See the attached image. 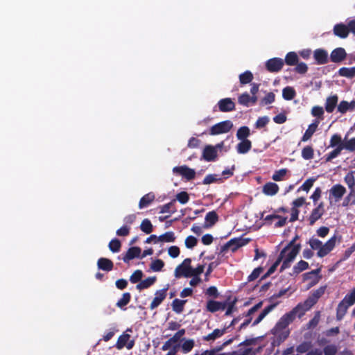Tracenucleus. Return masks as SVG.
<instances>
[{
  "label": "nucleus",
  "mask_w": 355,
  "mask_h": 355,
  "mask_svg": "<svg viewBox=\"0 0 355 355\" xmlns=\"http://www.w3.org/2000/svg\"><path fill=\"white\" fill-rule=\"evenodd\" d=\"M309 267V265L308 263V262L304 261V260H300L299 262H297L293 268V272L291 273L290 275L291 276H297V275H299L300 272H302V271L308 269Z\"/></svg>",
  "instance_id": "obj_29"
},
{
  "label": "nucleus",
  "mask_w": 355,
  "mask_h": 355,
  "mask_svg": "<svg viewBox=\"0 0 355 355\" xmlns=\"http://www.w3.org/2000/svg\"><path fill=\"white\" fill-rule=\"evenodd\" d=\"M131 300V294L128 292L124 293L122 297L117 301L116 306L122 310H125V306L129 304Z\"/></svg>",
  "instance_id": "obj_32"
},
{
  "label": "nucleus",
  "mask_w": 355,
  "mask_h": 355,
  "mask_svg": "<svg viewBox=\"0 0 355 355\" xmlns=\"http://www.w3.org/2000/svg\"><path fill=\"white\" fill-rule=\"evenodd\" d=\"M175 240V234L173 232H167L158 236V241L161 242H174Z\"/></svg>",
  "instance_id": "obj_46"
},
{
  "label": "nucleus",
  "mask_w": 355,
  "mask_h": 355,
  "mask_svg": "<svg viewBox=\"0 0 355 355\" xmlns=\"http://www.w3.org/2000/svg\"><path fill=\"white\" fill-rule=\"evenodd\" d=\"M253 80V74L250 71H245L239 75V81L241 85L250 83Z\"/></svg>",
  "instance_id": "obj_44"
},
{
  "label": "nucleus",
  "mask_w": 355,
  "mask_h": 355,
  "mask_svg": "<svg viewBox=\"0 0 355 355\" xmlns=\"http://www.w3.org/2000/svg\"><path fill=\"white\" fill-rule=\"evenodd\" d=\"M233 128V123L230 120L219 122L210 128L209 135H218L227 133Z\"/></svg>",
  "instance_id": "obj_6"
},
{
  "label": "nucleus",
  "mask_w": 355,
  "mask_h": 355,
  "mask_svg": "<svg viewBox=\"0 0 355 355\" xmlns=\"http://www.w3.org/2000/svg\"><path fill=\"white\" fill-rule=\"evenodd\" d=\"M344 139L338 134H334L329 141V146L331 148L343 146Z\"/></svg>",
  "instance_id": "obj_37"
},
{
  "label": "nucleus",
  "mask_w": 355,
  "mask_h": 355,
  "mask_svg": "<svg viewBox=\"0 0 355 355\" xmlns=\"http://www.w3.org/2000/svg\"><path fill=\"white\" fill-rule=\"evenodd\" d=\"M324 205L323 202H320L316 207H315L311 212L308 220L309 225L313 226L317 220H318L325 212Z\"/></svg>",
  "instance_id": "obj_10"
},
{
  "label": "nucleus",
  "mask_w": 355,
  "mask_h": 355,
  "mask_svg": "<svg viewBox=\"0 0 355 355\" xmlns=\"http://www.w3.org/2000/svg\"><path fill=\"white\" fill-rule=\"evenodd\" d=\"M345 193L346 189L342 184H336L334 185L329 190V204L332 205L334 202H339Z\"/></svg>",
  "instance_id": "obj_7"
},
{
  "label": "nucleus",
  "mask_w": 355,
  "mask_h": 355,
  "mask_svg": "<svg viewBox=\"0 0 355 355\" xmlns=\"http://www.w3.org/2000/svg\"><path fill=\"white\" fill-rule=\"evenodd\" d=\"M194 341L192 339L184 341L182 345V349L184 353H188L192 350L194 347Z\"/></svg>",
  "instance_id": "obj_62"
},
{
  "label": "nucleus",
  "mask_w": 355,
  "mask_h": 355,
  "mask_svg": "<svg viewBox=\"0 0 355 355\" xmlns=\"http://www.w3.org/2000/svg\"><path fill=\"white\" fill-rule=\"evenodd\" d=\"M319 123H320V121L318 119H315L313 121V122L311 124H310L309 125L307 130L305 131L304 134L303 135L302 137L301 138V141L305 142L311 138L313 135L316 131L318 126L319 125Z\"/></svg>",
  "instance_id": "obj_20"
},
{
  "label": "nucleus",
  "mask_w": 355,
  "mask_h": 355,
  "mask_svg": "<svg viewBox=\"0 0 355 355\" xmlns=\"http://www.w3.org/2000/svg\"><path fill=\"white\" fill-rule=\"evenodd\" d=\"M334 148H335L331 152L325 155L324 159L326 162H329L333 159L337 157L339 155H340L342 150H343V146Z\"/></svg>",
  "instance_id": "obj_43"
},
{
  "label": "nucleus",
  "mask_w": 355,
  "mask_h": 355,
  "mask_svg": "<svg viewBox=\"0 0 355 355\" xmlns=\"http://www.w3.org/2000/svg\"><path fill=\"white\" fill-rule=\"evenodd\" d=\"M175 201L178 200L181 204H186L189 200V196L186 191H181L177 193L175 196Z\"/></svg>",
  "instance_id": "obj_55"
},
{
  "label": "nucleus",
  "mask_w": 355,
  "mask_h": 355,
  "mask_svg": "<svg viewBox=\"0 0 355 355\" xmlns=\"http://www.w3.org/2000/svg\"><path fill=\"white\" fill-rule=\"evenodd\" d=\"M164 266V262L162 259H156L150 263V268L154 272H159L162 270Z\"/></svg>",
  "instance_id": "obj_52"
},
{
  "label": "nucleus",
  "mask_w": 355,
  "mask_h": 355,
  "mask_svg": "<svg viewBox=\"0 0 355 355\" xmlns=\"http://www.w3.org/2000/svg\"><path fill=\"white\" fill-rule=\"evenodd\" d=\"M108 247L111 252H118L121 250V243L118 239H113L110 241Z\"/></svg>",
  "instance_id": "obj_49"
},
{
  "label": "nucleus",
  "mask_w": 355,
  "mask_h": 355,
  "mask_svg": "<svg viewBox=\"0 0 355 355\" xmlns=\"http://www.w3.org/2000/svg\"><path fill=\"white\" fill-rule=\"evenodd\" d=\"M338 352V347L336 345L331 344L324 347L322 353L324 355H336Z\"/></svg>",
  "instance_id": "obj_53"
},
{
  "label": "nucleus",
  "mask_w": 355,
  "mask_h": 355,
  "mask_svg": "<svg viewBox=\"0 0 355 355\" xmlns=\"http://www.w3.org/2000/svg\"><path fill=\"white\" fill-rule=\"evenodd\" d=\"M275 100V95L272 92H268L261 101V104L266 105L272 103Z\"/></svg>",
  "instance_id": "obj_59"
},
{
  "label": "nucleus",
  "mask_w": 355,
  "mask_h": 355,
  "mask_svg": "<svg viewBox=\"0 0 355 355\" xmlns=\"http://www.w3.org/2000/svg\"><path fill=\"white\" fill-rule=\"evenodd\" d=\"M338 74L340 76L347 78H353L355 76V67H341L338 70Z\"/></svg>",
  "instance_id": "obj_36"
},
{
  "label": "nucleus",
  "mask_w": 355,
  "mask_h": 355,
  "mask_svg": "<svg viewBox=\"0 0 355 355\" xmlns=\"http://www.w3.org/2000/svg\"><path fill=\"white\" fill-rule=\"evenodd\" d=\"M131 331L130 329H128L126 331L123 332L117 339L116 344L114 345L117 349H122L126 347L128 349H131L135 346V340L131 339V336L127 334V331Z\"/></svg>",
  "instance_id": "obj_5"
},
{
  "label": "nucleus",
  "mask_w": 355,
  "mask_h": 355,
  "mask_svg": "<svg viewBox=\"0 0 355 355\" xmlns=\"http://www.w3.org/2000/svg\"><path fill=\"white\" fill-rule=\"evenodd\" d=\"M312 347L311 342L310 341H304L302 343H300L299 345L297 346L296 351L298 353H306L310 351L311 348Z\"/></svg>",
  "instance_id": "obj_50"
},
{
  "label": "nucleus",
  "mask_w": 355,
  "mask_h": 355,
  "mask_svg": "<svg viewBox=\"0 0 355 355\" xmlns=\"http://www.w3.org/2000/svg\"><path fill=\"white\" fill-rule=\"evenodd\" d=\"M338 96L336 94L327 97L324 104L325 110L328 113H332L338 104Z\"/></svg>",
  "instance_id": "obj_23"
},
{
  "label": "nucleus",
  "mask_w": 355,
  "mask_h": 355,
  "mask_svg": "<svg viewBox=\"0 0 355 355\" xmlns=\"http://www.w3.org/2000/svg\"><path fill=\"white\" fill-rule=\"evenodd\" d=\"M238 102L239 104L248 107L250 103V95L245 92L239 96Z\"/></svg>",
  "instance_id": "obj_60"
},
{
  "label": "nucleus",
  "mask_w": 355,
  "mask_h": 355,
  "mask_svg": "<svg viewBox=\"0 0 355 355\" xmlns=\"http://www.w3.org/2000/svg\"><path fill=\"white\" fill-rule=\"evenodd\" d=\"M284 62L279 58H273L269 59L266 62V69L270 73H277L282 70Z\"/></svg>",
  "instance_id": "obj_11"
},
{
  "label": "nucleus",
  "mask_w": 355,
  "mask_h": 355,
  "mask_svg": "<svg viewBox=\"0 0 355 355\" xmlns=\"http://www.w3.org/2000/svg\"><path fill=\"white\" fill-rule=\"evenodd\" d=\"M143 272L141 270H135L130 277V281L132 284H136L141 281Z\"/></svg>",
  "instance_id": "obj_57"
},
{
  "label": "nucleus",
  "mask_w": 355,
  "mask_h": 355,
  "mask_svg": "<svg viewBox=\"0 0 355 355\" xmlns=\"http://www.w3.org/2000/svg\"><path fill=\"white\" fill-rule=\"evenodd\" d=\"M220 302L210 300L207 302V311L214 313L220 310Z\"/></svg>",
  "instance_id": "obj_51"
},
{
  "label": "nucleus",
  "mask_w": 355,
  "mask_h": 355,
  "mask_svg": "<svg viewBox=\"0 0 355 355\" xmlns=\"http://www.w3.org/2000/svg\"><path fill=\"white\" fill-rule=\"evenodd\" d=\"M313 58L318 64H324L329 61L328 52L323 49H317L313 52Z\"/></svg>",
  "instance_id": "obj_15"
},
{
  "label": "nucleus",
  "mask_w": 355,
  "mask_h": 355,
  "mask_svg": "<svg viewBox=\"0 0 355 355\" xmlns=\"http://www.w3.org/2000/svg\"><path fill=\"white\" fill-rule=\"evenodd\" d=\"M250 135V130L248 126H242L239 128L236 132V137L239 140L248 139Z\"/></svg>",
  "instance_id": "obj_40"
},
{
  "label": "nucleus",
  "mask_w": 355,
  "mask_h": 355,
  "mask_svg": "<svg viewBox=\"0 0 355 355\" xmlns=\"http://www.w3.org/2000/svg\"><path fill=\"white\" fill-rule=\"evenodd\" d=\"M301 304H298L290 312L282 315L275 326L272 329V333L275 336H280L281 332L284 330L295 318L298 313Z\"/></svg>",
  "instance_id": "obj_2"
},
{
  "label": "nucleus",
  "mask_w": 355,
  "mask_h": 355,
  "mask_svg": "<svg viewBox=\"0 0 355 355\" xmlns=\"http://www.w3.org/2000/svg\"><path fill=\"white\" fill-rule=\"evenodd\" d=\"M217 105L219 111L222 112H229L235 110V103L230 98L220 99Z\"/></svg>",
  "instance_id": "obj_13"
},
{
  "label": "nucleus",
  "mask_w": 355,
  "mask_h": 355,
  "mask_svg": "<svg viewBox=\"0 0 355 355\" xmlns=\"http://www.w3.org/2000/svg\"><path fill=\"white\" fill-rule=\"evenodd\" d=\"M275 306L276 304H273L265 307L257 318L253 322L252 326L258 324Z\"/></svg>",
  "instance_id": "obj_34"
},
{
  "label": "nucleus",
  "mask_w": 355,
  "mask_h": 355,
  "mask_svg": "<svg viewBox=\"0 0 355 355\" xmlns=\"http://www.w3.org/2000/svg\"><path fill=\"white\" fill-rule=\"evenodd\" d=\"M175 203V200H172L168 203H166V204L161 206L159 207V209H160L159 213L160 214H164V213L173 214V213L176 212L177 210H176L175 207H174Z\"/></svg>",
  "instance_id": "obj_38"
},
{
  "label": "nucleus",
  "mask_w": 355,
  "mask_h": 355,
  "mask_svg": "<svg viewBox=\"0 0 355 355\" xmlns=\"http://www.w3.org/2000/svg\"><path fill=\"white\" fill-rule=\"evenodd\" d=\"M347 53L344 48L338 47L334 49L330 54V60L334 63H340L345 60Z\"/></svg>",
  "instance_id": "obj_14"
},
{
  "label": "nucleus",
  "mask_w": 355,
  "mask_h": 355,
  "mask_svg": "<svg viewBox=\"0 0 355 355\" xmlns=\"http://www.w3.org/2000/svg\"><path fill=\"white\" fill-rule=\"evenodd\" d=\"M345 182L349 189H354L355 186V178L354 175V172H349L345 175Z\"/></svg>",
  "instance_id": "obj_56"
},
{
  "label": "nucleus",
  "mask_w": 355,
  "mask_h": 355,
  "mask_svg": "<svg viewBox=\"0 0 355 355\" xmlns=\"http://www.w3.org/2000/svg\"><path fill=\"white\" fill-rule=\"evenodd\" d=\"M317 302L309 295L308 298L301 304V308L298 311V317L302 316L306 311H309L312 306H313Z\"/></svg>",
  "instance_id": "obj_26"
},
{
  "label": "nucleus",
  "mask_w": 355,
  "mask_h": 355,
  "mask_svg": "<svg viewBox=\"0 0 355 355\" xmlns=\"http://www.w3.org/2000/svg\"><path fill=\"white\" fill-rule=\"evenodd\" d=\"M141 230L146 234H150L153 232V225L148 218L144 219L140 225Z\"/></svg>",
  "instance_id": "obj_48"
},
{
  "label": "nucleus",
  "mask_w": 355,
  "mask_h": 355,
  "mask_svg": "<svg viewBox=\"0 0 355 355\" xmlns=\"http://www.w3.org/2000/svg\"><path fill=\"white\" fill-rule=\"evenodd\" d=\"M336 241L337 237L334 235L324 244H322L321 241L315 238L310 239L308 243L309 244L311 250H318L317 256L322 258L334 250L336 246Z\"/></svg>",
  "instance_id": "obj_1"
},
{
  "label": "nucleus",
  "mask_w": 355,
  "mask_h": 355,
  "mask_svg": "<svg viewBox=\"0 0 355 355\" xmlns=\"http://www.w3.org/2000/svg\"><path fill=\"white\" fill-rule=\"evenodd\" d=\"M295 96V90L292 87L287 86L282 90V96L286 101H291L293 99Z\"/></svg>",
  "instance_id": "obj_39"
},
{
  "label": "nucleus",
  "mask_w": 355,
  "mask_h": 355,
  "mask_svg": "<svg viewBox=\"0 0 355 355\" xmlns=\"http://www.w3.org/2000/svg\"><path fill=\"white\" fill-rule=\"evenodd\" d=\"M263 270L262 267H257L254 268L248 277V282H252L257 279L263 272Z\"/></svg>",
  "instance_id": "obj_63"
},
{
  "label": "nucleus",
  "mask_w": 355,
  "mask_h": 355,
  "mask_svg": "<svg viewBox=\"0 0 355 355\" xmlns=\"http://www.w3.org/2000/svg\"><path fill=\"white\" fill-rule=\"evenodd\" d=\"M343 150H346L349 152L355 151V137L347 139V135L344 139V143L343 146Z\"/></svg>",
  "instance_id": "obj_42"
},
{
  "label": "nucleus",
  "mask_w": 355,
  "mask_h": 355,
  "mask_svg": "<svg viewBox=\"0 0 355 355\" xmlns=\"http://www.w3.org/2000/svg\"><path fill=\"white\" fill-rule=\"evenodd\" d=\"M349 306L344 303L342 300L338 304L336 309V320H341L347 312Z\"/></svg>",
  "instance_id": "obj_31"
},
{
  "label": "nucleus",
  "mask_w": 355,
  "mask_h": 355,
  "mask_svg": "<svg viewBox=\"0 0 355 355\" xmlns=\"http://www.w3.org/2000/svg\"><path fill=\"white\" fill-rule=\"evenodd\" d=\"M97 267L99 270L110 272L113 270L114 263L112 260L107 258L101 257L97 261Z\"/></svg>",
  "instance_id": "obj_21"
},
{
  "label": "nucleus",
  "mask_w": 355,
  "mask_h": 355,
  "mask_svg": "<svg viewBox=\"0 0 355 355\" xmlns=\"http://www.w3.org/2000/svg\"><path fill=\"white\" fill-rule=\"evenodd\" d=\"M320 318V313L318 311L314 317L308 322L307 327L308 329H313L315 328L319 323Z\"/></svg>",
  "instance_id": "obj_64"
},
{
  "label": "nucleus",
  "mask_w": 355,
  "mask_h": 355,
  "mask_svg": "<svg viewBox=\"0 0 355 355\" xmlns=\"http://www.w3.org/2000/svg\"><path fill=\"white\" fill-rule=\"evenodd\" d=\"M326 289V286H320L319 288L313 291L310 295L316 302H318L319 298L324 295Z\"/></svg>",
  "instance_id": "obj_61"
},
{
  "label": "nucleus",
  "mask_w": 355,
  "mask_h": 355,
  "mask_svg": "<svg viewBox=\"0 0 355 355\" xmlns=\"http://www.w3.org/2000/svg\"><path fill=\"white\" fill-rule=\"evenodd\" d=\"M311 114L320 120L324 119V110L321 106H314L311 109Z\"/></svg>",
  "instance_id": "obj_54"
},
{
  "label": "nucleus",
  "mask_w": 355,
  "mask_h": 355,
  "mask_svg": "<svg viewBox=\"0 0 355 355\" xmlns=\"http://www.w3.org/2000/svg\"><path fill=\"white\" fill-rule=\"evenodd\" d=\"M251 241L249 238H234L227 241L220 248V254H223L230 250L232 252H236L239 248L247 245Z\"/></svg>",
  "instance_id": "obj_3"
},
{
  "label": "nucleus",
  "mask_w": 355,
  "mask_h": 355,
  "mask_svg": "<svg viewBox=\"0 0 355 355\" xmlns=\"http://www.w3.org/2000/svg\"><path fill=\"white\" fill-rule=\"evenodd\" d=\"M284 252H285V250H282L280 252L276 261L273 263V264L268 270V275H272L276 270L277 268L280 264V263L282 262V261L284 258Z\"/></svg>",
  "instance_id": "obj_45"
},
{
  "label": "nucleus",
  "mask_w": 355,
  "mask_h": 355,
  "mask_svg": "<svg viewBox=\"0 0 355 355\" xmlns=\"http://www.w3.org/2000/svg\"><path fill=\"white\" fill-rule=\"evenodd\" d=\"M168 289V286H167L166 288H164L161 290L157 291L155 292V297L153 298L152 302L150 305V309L151 310H153L156 309L157 306H159L161 303L164 301V300L166 298L167 295V291Z\"/></svg>",
  "instance_id": "obj_12"
},
{
  "label": "nucleus",
  "mask_w": 355,
  "mask_h": 355,
  "mask_svg": "<svg viewBox=\"0 0 355 355\" xmlns=\"http://www.w3.org/2000/svg\"><path fill=\"white\" fill-rule=\"evenodd\" d=\"M227 329L228 327H224L221 329H216L211 333L203 336L202 340L205 341H214L223 336L227 332Z\"/></svg>",
  "instance_id": "obj_22"
},
{
  "label": "nucleus",
  "mask_w": 355,
  "mask_h": 355,
  "mask_svg": "<svg viewBox=\"0 0 355 355\" xmlns=\"http://www.w3.org/2000/svg\"><path fill=\"white\" fill-rule=\"evenodd\" d=\"M299 58L297 54L294 51L288 52L286 56L284 62L287 65L295 66L298 62Z\"/></svg>",
  "instance_id": "obj_33"
},
{
  "label": "nucleus",
  "mask_w": 355,
  "mask_h": 355,
  "mask_svg": "<svg viewBox=\"0 0 355 355\" xmlns=\"http://www.w3.org/2000/svg\"><path fill=\"white\" fill-rule=\"evenodd\" d=\"M155 196L154 193L150 192L144 195L139 202V209H143L149 206L155 200Z\"/></svg>",
  "instance_id": "obj_28"
},
{
  "label": "nucleus",
  "mask_w": 355,
  "mask_h": 355,
  "mask_svg": "<svg viewBox=\"0 0 355 355\" xmlns=\"http://www.w3.org/2000/svg\"><path fill=\"white\" fill-rule=\"evenodd\" d=\"M301 249V245L297 243L294 245L291 250L284 252V258L282 261V264L280 267V272L284 271L285 269L291 267V263L294 261L296 256Z\"/></svg>",
  "instance_id": "obj_4"
},
{
  "label": "nucleus",
  "mask_w": 355,
  "mask_h": 355,
  "mask_svg": "<svg viewBox=\"0 0 355 355\" xmlns=\"http://www.w3.org/2000/svg\"><path fill=\"white\" fill-rule=\"evenodd\" d=\"M191 259L190 258L185 259L182 263L178 265L175 269L174 275L176 278L181 277H189V273L191 270Z\"/></svg>",
  "instance_id": "obj_8"
},
{
  "label": "nucleus",
  "mask_w": 355,
  "mask_h": 355,
  "mask_svg": "<svg viewBox=\"0 0 355 355\" xmlns=\"http://www.w3.org/2000/svg\"><path fill=\"white\" fill-rule=\"evenodd\" d=\"M279 191V186L274 182H269L263 187V193L266 196H275Z\"/></svg>",
  "instance_id": "obj_25"
},
{
  "label": "nucleus",
  "mask_w": 355,
  "mask_h": 355,
  "mask_svg": "<svg viewBox=\"0 0 355 355\" xmlns=\"http://www.w3.org/2000/svg\"><path fill=\"white\" fill-rule=\"evenodd\" d=\"M333 32L336 36L342 39L347 37L349 34L348 26L343 23L336 24L334 26Z\"/></svg>",
  "instance_id": "obj_18"
},
{
  "label": "nucleus",
  "mask_w": 355,
  "mask_h": 355,
  "mask_svg": "<svg viewBox=\"0 0 355 355\" xmlns=\"http://www.w3.org/2000/svg\"><path fill=\"white\" fill-rule=\"evenodd\" d=\"M205 220L204 227H211L218 222V216L215 211H209L205 216Z\"/></svg>",
  "instance_id": "obj_24"
},
{
  "label": "nucleus",
  "mask_w": 355,
  "mask_h": 355,
  "mask_svg": "<svg viewBox=\"0 0 355 355\" xmlns=\"http://www.w3.org/2000/svg\"><path fill=\"white\" fill-rule=\"evenodd\" d=\"M173 172L184 178L187 180L190 181L195 178L196 172L194 169L190 168L186 165L175 166L173 168Z\"/></svg>",
  "instance_id": "obj_9"
},
{
  "label": "nucleus",
  "mask_w": 355,
  "mask_h": 355,
  "mask_svg": "<svg viewBox=\"0 0 355 355\" xmlns=\"http://www.w3.org/2000/svg\"><path fill=\"white\" fill-rule=\"evenodd\" d=\"M156 280L157 278L155 276L149 277L144 280H141L139 284H137L136 288L139 291L146 289L153 285Z\"/></svg>",
  "instance_id": "obj_30"
},
{
  "label": "nucleus",
  "mask_w": 355,
  "mask_h": 355,
  "mask_svg": "<svg viewBox=\"0 0 355 355\" xmlns=\"http://www.w3.org/2000/svg\"><path fill=\"white\" fill-rule=\"evenodd\" d=\"M320 268H317L303 275L304 281L311 279V282L309 283V287H312L318 283L320 279L321 278L320 276H318L320 272Z\"/></svg>",
  "instance_id": "obj_16"
},
{
  "label": "nucleus",
  "mask_w": 355,
  "mask_h": 355,
  "mask_svg": "<svg viewBox=\"0 0 355 355\" xmlns=\"http://www.w3.org/2000/svg\"><path fill=\"white\" fill-rule=\"evenodd\" d=\"M186 302V300H173L171 304L173 311L177 313H181L184 311V306Z\"/></svg>",
  "instance_id": "obj_35"
},
{
  "label": "nucleus",
  "mask_w": 355,
  "mask_h": 355,
  "mask_svg": "<svg viewBox=\"0 0 355 355\" xmlns=\"http://www.w3.org/2000/svg\"><path fill=\"white\" fill-rule=\"evenodd\" d=\"M342 301L349 306L355 304V287L344 297Z\"/></svg>",
  "instance_id": "obj_47"
},
{
  "label": "nucleus",
  "mask_w": 355,
  "mask_h": 355,
  "mask_svg": "<svg viewBox=\"0 0 355 355\" xmlns=\"http://www.w3.org/2000/svg\"><path fill=\"white\" fill-rule=\"evenodd\" d=\"M141 253V249L139 247H131L127 250L122 259L125 263H128L130 260L135 258H140Z\"/></svg>",
  "instance_id": "obj_17"
},
{
  "label": "nucleus",
  "mask_w": 355,
  "mask_h": 355,
  "mask_svg": "<svg viewBox=\"0 0 355 355\" xmlns=\"http://www.w3.org/2000/svg\"><path fill=\"white\" fill-rule=\"evenodd\" d=\"M302 157L306 160H309L314 157V150L311 146H306L302 150Z\"/></svg>",
  "instance_id": "obj_41"
},
{
  "label": "nucleus",
  "mask_w": 355,
  "mask_h": 355,
  "mask_svg": "<svg viewBox=\"0 0 355 355\" xmlns=\"http://www.w3.org/2000/svg\"><path fill=\"white\" fill-rule=\"evenodd\" d=\"M217 157V150L212 146H207L202 152V157L207 162H213Z\"/></svg>",
  "instance_id": "obj_19"
},
{
  "label": "nucleus",
  "mask_w": 355,
  "mask_h": 355,
  "mask_svg": "<svg viewBox=\"0 0 355 355\" xmlns=\"http://www.w3.org/2000/svg\"><path fill=\"white\" fill-rule=\"evenodd\" d=\"M252 148V142L249 139H243L237 144L236 151L239 154L247 153Z\"/></svg>",
  "instance_id": "obj_27"
},
{
  "label": "nucleus",
  "mask_w": 355,
  "mask_h": 355,
  "mask_svg": "<svg viewBox=\"0 0 355 355\" xmlns=\"http://www.w3.org/2000/svg\"><path fill=\"white\" fill-rule=\"evenodd\" d=\"M288 170L286 168H282L278 171H275L273 173L272 178L275 181H281L283 180V178L287 173Z\"/></svg>",
  "instance_id": "obj_58"
}]
</instances>
